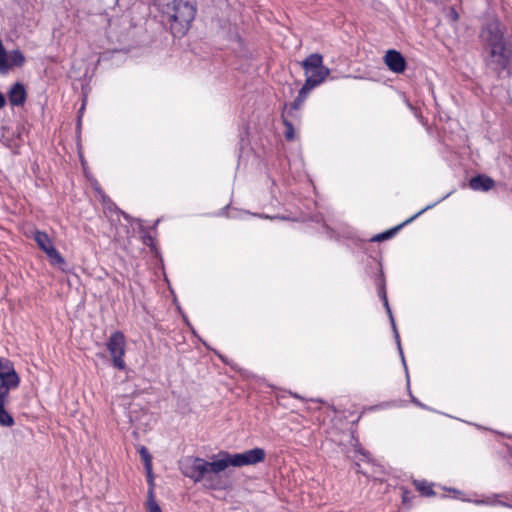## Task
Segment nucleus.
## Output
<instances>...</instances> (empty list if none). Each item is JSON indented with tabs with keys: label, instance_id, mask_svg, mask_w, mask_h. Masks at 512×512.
Segmentation results:
<instances>
[{
	"label": "nucleus",
	"instance_id": "obj_1",
	"mask_svg": "<svg viewBox=\"0 0 512 512\" xmlns=\"http://www.w3.org/2000/svg\"><path fill=\"white\" fill-rule=\"evenodd\" d=\"M219 459L209 462L199 457H187L180 462L182 473L194 482H203L211 489L219 484V473L229 466L242 467L263 462L266 452L262 448H253L243 453L230 454L221 452Z\"/></svg>",
	"mask_w": 512,
	"mask_h": 512
},
{
	"label": "nucleus",
	"instance_id": "obj_2",
	"mask_svg": "<svg viewBox=\"0 0 512 512\" xmlns=\"http://www.w3.org/2000/svg\"><path fill=\"white\" fill-rule=\"evenodd\" d=\"M505 30L498 18L491 17L482 24L478 35L485 68L497 78L512 63V41L506 36Z\"/></svg>",
	"mask_w": 512,
	"mask_h": 512
},
{
	"label": "nucleus",
	"instance_id": "obj_3",
	"mask_svg": "<svg viewBox=\"0 0 512 512\" xmlns=\"http://www.w3.org/2000/svg\"><path fill=\"white\" fill-rule=\"evenodd\" d=\"M196 15V7L186 0H173L170 28L174 36L182 37L189 30Z\"/></svg>",
	"mask_w": 512,
	"mask_h": 512
},
{
	"label": "nucleus",
	"instance_id": "obj_4",
	"mask_svg": "<svg viewBox=\"0 0 512 512\" xmlns=\"http://www.w3.org/2000/svg\"><path fill=\"white\" fill-rule=\"evenodd\" d=\"M306 74V81L318 86L330 74V70L323 65V57L318 53L310 54L302 62Z\"/></svg>",
	"mask_w": 512,
	"mask_h": 512
},
{
	"label": "nucleus",
	"instance_id": "obj_5",
	"mask_svg": "<svg viewBox=\"0 0 512 512\" xmlns=\"http://www.w3.org/2000/svg\"><path fill=\"white\" fill-rule=\"evenodd\" d=\"M107 349L111 355L113 366L119 370H124L126 367L124 355L126 351L125 336L120 331L113 332L108 341Z\"/></svg>",
	"mask_w": 512,
	"mask_h": 512
},
{
	"label": "nucleus",
	"instance_id": "obj_6",
	"mask_svg": "<svg viewBox=\"0 0 512 512\" xmlns=\"http://www.w3.org/2000/svg\"><path fill=\"white\" fill-rule=\"evenodd\" d=\"M26 59L24 54L16 49L7 52L5 49L2 40L0 39V73L7 74L13 67H21L24 65Z\"/></svg>",
	"mask_w": 512,
	"mask_h": 512
},
{
	"label": "nucleus",
	"instance_id": "obj_7",
	"mask_svg": "<svg viewBox=\"0 0 512 512\" xmlns=\"http://www.w3.org/2000/svg\"><path fill=\"white\" fill-rule=\"evenodd\" d=\"M378 295L381 298V300L383 301V304L385 306L386 312H387V314L389 316V319H390V322H391V326H392V329H393V332H394V337H395V340H396V343H397V346H398L399 354L401 356L402 363H403L404 369L406 371L407 384L409 385L408 369H407L406 361H405V358H404L403 350H402V347H401L399 333H398V330L396 328V323H395V320H394L391 308H390L389 303H388L386 289H385V281H384L383 278L380 279L379 284H378Z\"/></svg>",
	"mask_w": 512,
	"mask_h": 512
},
{
	"label": "nucleus",
	"instance_id": "obj_8",
	"mask_svg": "<svg viewBox=\"0 0 512 512\" xmlns=\"http://www.w3.org/2000/svg\"><path fill=\"white\" fill-rule=\"evenodd\" d=\"M384 63L390 71L400 74L406 69V60L403 55L394 49H390L384 55Z\"/></svg>",
	"mask_w": 512,
	"mask_h": 512
},
{
	"label": "nucleus",
	"instance_id": "obj_9",
	"mask_svg": "<svg viewBox=\"0 0 512 512\" xmlns=\"http://www.w3.org/2000/svg\"><path fill=\"white\" fill-rule=\"evenodd\" d=\"M451 193H448L446 194L444 197H442L440 200H438L437 202L435 203H432L430 205H427L425 208H423L422 210H420L418 213H416L415 215H413L412 217H410L409 219H407L405 222H403L402 224L386 231V232H383V233H380L378 235H376L375 237H373V241H382V240H386V239H389L391 238L398 230H400L404 225L412 222L414 219H416L419 215H421L422 213H424L425 211L433 208L437 203L441 202L442 200L446 199Z\"/></svg>",
	"mask_w": 512,
	"mask_h": 512
},
{
	"label": "nucleus",
	"instance_id": "obj_10",
	"mask_svg": "<svg viewBox=\"0 0 512 512\" xmlns=\"http://www.w3.org/2000/svg\"><path fill=\"white\" fill-rule=\"evenodd\" d=\"M315 87H316V85L305 80V83L303 84L302 88L299 90L298 96L296 97L294 102L290 105L289 108L287 107V105H285L284 111H286L287 114L290 115V117H294L293 112L298 111L301 108V106L303 105V103L307 97V94Z\"/></svg>",
	"mask_w": 512,
	"mask_h": 512
},
{
	"label": "nucleus",
	"instance_id": "obj_11",
	"mask_svg": "<svg viewBox=\"0 0 512 512\" xmlns=\"http://www.w3.org/2000/svg\"><path fill=\"white\" fill-rule=\"evenodd\" d=\"M27 98L25 87L22 83L17 82L11 86L8 91V100L13 106H22Z\"/></svg>",
	"mask_w": 512,
	"mask_h": 512
},
{
	"label": "nucleus",
	"instance_id": "obj_12",
	"mask_svg": "<svg viewBox=\"0 0 512 512\" xmlns=\"http://www.w3.org/2000/svg\"><path fill=\"white\" fill-rule=\"evenodd\" d=\"M19 385V377L16 372L9 373L0 378V393L2 397H9L11 389L17 388Z\"/></svg>",
	"mask_w": 512,
	"mask_h": 512
},
{
	"label": "nucleus",
	"instance_id": "obj_13",
	"mask_svg": "<svg viewBox=\"0 0 512 512\" xmlns=\"http://www.w3.org/2000/svg\"><path fill=\"white\" fill-rule=\"evenodd\" d=\"M494 184V180L486 175H477L469 181L470 188L475 191H489Z\"/></svg>",
	"mask_w": 512,
	"mask_h": 512
},
{
	"label": "nucleus",
	"instance_id": "obj_14",
	"mask_svg": "<svg viewBox=\"0 0 512 512\" xmlns=\"http://www.w3.org/2000/svg\"><path fill=\"white\" fill-rule=\"evenodd\" d=\"M34 240L39 248L44 252L49 249V246H53V243L48 234L42 231H35Z\"/></svg>",
	"mask_w": 512,
	"mask_h": 512
},
{
	"label": "nucleus",
	"instance_id": "obj_15",
	"mask_svg": "<svg viewBox=\"0 0 512 512\" xmlns=\"http://www.w3.org/2000/svg\"><path fill=\"white\" fill-rule=\"evenodd\" d=\"M47 257L49 258V261L54 266H62L65 264L64 258L61 256V254L57 251V249L53 246H49V249L45 251Z\"/></svg>",
	"mask_w": 512,
	"mask_h": 512
},
{
	"label": "nucleus",
	"instance_id": "obj_16",
	"mask_svg": "<svg viewBox=\"0 0 512 512\" xmlns=\"http://www.w3.org/2000/svg\"><path fill=\"white\" fill-rule=\"evenodd\" d=\"M288 116H290V115L287 114L286 111H283L282 119H283V123L286 127L285 138L289 141H292L295 139V132H294L293 124L291 123V121H289Z\"/></svg>",
	"mask_w": 512,
	"mask_h": 512
},
{
	"label": "nucleus",
	"instance_id": "obj_17",
	"mask_svg": "<svg viewBox=\"0 0 512 512\" xmlns=\"http://www.w3.org/2000/svg\"><path fill=\"white\" fill-rule=\"evenodd\" d=\"M414 485L424 496H433L435 494L432 486L426 481H414Z\"/></svg>",
	"mask_w": 512,
	"mask_h": 512
},
{
	"label": "nucleus",
	"instance_id": "obj_18",
	"mask_svg": "<svg viewBox=\"0 0 512 512\" xmlns=\"http://www.w3.org/2000/svg\"><path fill=\"white\" fill-rule=\"evenodd\" d=\"M147 510L148 512H162L160 506L154 498L153 489H149L148 491Z\"/></svg>",
	"mask_w": 512,
	"mask_h": 512
},
{
	"label": "nucleus",
	"instance_id": "obj_19",
	"mask_svg": "<svg viewBox=\"0 0 512 512\" xmlns=\"http://www.w3.org/2000/svg\"><path fill=\"white\" fill-rule=\"evenodd\" d=\"M13 372H15L13 364L9 360H2L0 363V378Z\"/></svg>",
	"mask_w": 512,
	"mask_h": 512
},
{
	"label": "nucleus",
	"instance_id": "obj_20",
	"mask_svg": "<svg viewBox=\"0 0 512 512\" xmlns=\"http://www.w3.org/2000/svg\"><path fill=\"white\" fill-rule=\"evenodd\" d=\"M140 455H141V458L145 462V466H146L147 470L150 472L151 471V455L148 452L147 448L141 447Z\"/></svg>",
	"mask_w": 512,
	"mask_h": 512
},
{
	"label": "nucleus",
	"instance_id": "obj_21",
	"mask_svg": "<svg viewBox=\"0 0 512 512\" xmlns=\"http://www.w3.org/2000/svg\"><path fill=\"white\" fill-rule=\"evenodd\" d=\"M474 503H476L477 505H496V504H499V505H503V506H507L509 507L508 504L504 503V502H500V501H496V500H491V499H486V500H475Z\"/></svg>",
	"mask_w": 512,
	"mask_h": 512
},
{
	"label": "nucleus",
	"instance_id": "obj_22",
	"mask_svg": "<svg viewBox=\"0 0 512 512\" xmlns=\"http://www.w3.org/2000/svg\"><path fill=\"white\" fill-rule=\"evenodd\" d=\"M401 492H402V502L404 504L409 503L412 498L411 493L404 487H401Z\"/></svg>",
	"mask_w": 512,
	"mask_h": 512
},
{
	"label": "nucleus",
	"instance_id": "obj_23",
	"mask_svg": "<svg viewBox=\"0 0 512 512\" xmlns=\"http://www.w3.org/2000/svg\"><path fill=\"white\" fill-rule=\"evenodd\" d=\"M449 17L453 20V21H457L458 18H459V15L457 13V11L455 10V8L451 7L449 9Z\"/></svg>",
	"mask_w": 512,
	"mask_h": 512
},
{
	"label": "nucleus",
	"instance_id": "obj_24",
	"mask_svg": "<svg viewBox=\"0 0 512 512\" xmlns=\"http://www.w3.org/2000/svg\"><path fill=\"white\" fill-rule=\"evenodd\" d=\"M6 104V99L4 95L0 92V109L3 108Z\"/></svg>",
	"mask_w": 512,
	"mask_h": 512
},
{
	"label": "nucleus",
	"instance_id": "obj_25",
	"mask_svg": "<svg viewBox=\"0 0 512 512\" xmlns=\"http://www.w3.org/2000/svg\"><path fill=\"white\" fill-rule=\"evenodd\" d=\"M411 399H412V402H413L414 404H416V405H418V406H420V407H424V405H423L422 403H420V402L418 401V399H417V398H415V397H413V396H412V397H411Z\"/></svg>",
	"mask_w": 512,
	"mask_h": 512
}]
</instances>
